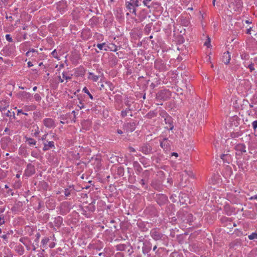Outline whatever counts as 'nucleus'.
Instances as JSON below:
<instances>
[{
	"instance_id": "nucleus-1",
	"label": "nucleus",
	"mask_w": 257,
	"mask_h": 257,
	"mask_svg": "<svg viewBox=\"0 0 257 257\" xmlns=\"http://www.w3.org/2000/svg\"><path fill=\"white\" fill-rule=\"evenodd\" d=\"M235 154L241 157L243 153L246 152V146L244 144H237L234 146Z\"/></svg>"
},
{
	"instance_id": "nucleus-2",
	"label": "nucleus",
	"mask_w": 257,
	"mask_h": 257,
	"mask_svg": "<svg viewBox=\"0 0 257 257\" xmlns=\"http://www.w3.org/2000/svg\"><path fill=\"white\" fill-rule=\"evenodd\" d=\"M19 97L26 101H31L32 95L29 92L22 91L19 93Z\"/></svg>"
},
{
	"instance_id": "nucleus-3",
	"label": "nucleus",
	"mask_w": 257,
	"mask_h": 257,
	"mask_svg": "<svg viewBox=\"0 0 257 257\" xmlns=\"http://www.w3.org/2000/svg\"><path fill=\"white\" fill-rule=\"evenodd\" d=\"M133 0H130L128 2H126L125 3L126 8L131 13H133L135 15H136V9L134 5V3H132Z\"/></svg>"
},
{
	"instance_id": "nucleus-4",
	"label": "nucleus",
	"mask_w": 257,
	"mask_h": 257,
	"mask_svg": "<svg viewBox=\"0 0 257 257\" xmlns=\"http://www.w3.org/2000/svg\"><path fill=\"white\" fill-rule=\"evenodd\" d=\"M43 123L45 126L47 127L51 128L55 126V122L53 119L51 118H46L43 120Z\"/></svg>"
},
{
	"instance_id": "nucleus-5",
	"label": "nucleus",
	"mask_w": 257,
	"mask_h": 257,
	"mask_svg": "<svg viewBox=\"0 0 257 257\" xmlns=\"http://www.w3.org/2000/svg\"><path fill=\"white\" fill-rule=\"evenodd\" d=\"M43 144L44 147L43 148V150L44 151H46L52 148H54V142L53 141H47L46 142H44Z\"/></svg>"
},
{
	"instance_id": "nucleus-6",
	"label": "nucleus",
	"mask_w": 257,
	"mask_h": 257,
	"mask_svg": "<svg viewBox=\"0 0 257 257\" xmlns=\"http://www.w3.org/2000/svg\"><path fill=\"white\" fill-rule=\"evenodd\" d=\"M230 60V55L229 53V52H225L223 53V56H222V61L223 62L226 64H227L229 63V61Z\"/></svg>"
},
{
	"instance_id": "nucleus-7",
	"label": "nucleus",
	"mask_w": 257,
	"mask_h": 257,
	"mask_svg": "<svg viewBox=\"0 0 257 257\" xmlns=\"http://www.w3.org/2000/svg\"><path fill=\"white\" fill-rule=\"evenodd\" d=\"M151 150V147L150 146L144 145L141 148V151L145 154H150Z\"/></svg>"
},
{
	"instance_id": "nucleus-8",
	"label": "nucleus",
	"mask_w": 257,
	"mask_h": 257,
	"mask_svg": "<svg viewBox=\"0 0 257 257\" xmlns=\"http://www.w3.org/2000/svg\"><path fill=\"white\" fill-rule=\"evenodd\" d=\"M151 236L156 240L160 239L162 237V235L156 230H154L151 232Z\"/></svg>"
},
{
	"instance_id": "nucleus-9",
	"label": "nucleus",
	"mask_w": 257,
	"mask_h": 257,
	"mask_svg": "<svg viewBox=\"0 0 257 257\" xmlns=\"http://www.w3.org/2000/svg\"><path fill=\"white\" fill-rule=\"evenodd\" d=\"M168 93H169V92L165 90H162L157 94V98L161 99H165V98H164V95Z\"/></svg>"
},
{
	"instance_id": "nucleus-10",
	"label": "nucleus",
	"mask_w": 257,
	"mask_h": 257,
	"mask_svg": "<svg viewBox=\"0 0 257 257\" xmlns=\"http://www.w3.org/2000/svg\"><path fill=\"white\" fill-rule=\"evenodd\" d=\"M26 142L30 146H34L36 144V141L34 139L31 138H27Z\"/></svg>"
},
{
	"instance_id": "nucleus-11",
	"label": "nucleus",
	"mask_w": 257,
	"mask_h": 257,
	"mask_svg": "<svg viewBox=\"0 0 257 257\" xmlns=\"http://www.w3.org/2000/svg\"><path fill=\"white\" fill-rule=\"evenodd\" d=\"M133 166L137 171H138L139 172H140L141 171L142 168L138 162L135 161L133 163Z\"/></svg>"
},
{
	"instance_id": "nucleus-12",
	"label": "nucleus",
	"mask_w": 257,
	"mask_h": 257,
	"mask_svg": "<svg viewBox=\"0 0 257 257\" xmlns=\"http://www.w3.org/2000/svg\"><path fill=\"white\" fill-rule=\"evenodd\" d=\"M127 246L125 244H120L117 245V249L120 251H123L125 250Z\"/></svg>"
},
{
	"instance_id": "nucleus-13",
	"label": "nucleus",
	"mask_w": 257,
	"mask_h": 257,
	"mask_svg": "<svg viewBox=\"0 0 257 257\" xmlns=\"http://www.w3.org/2000/svg\"><path fill=\"white\" fill-rule=\"evenodd\" d=\"M187 222L190 224L193 221V216L191 214H188L187 215Z\"/></svg>"
},
{
	"instance_id": "nucleus-14",
	"label": "nucleus",
	"mask_w": 257,
	"mask_h": 257,
	"mask_svg": "<svg viewBox=\"0 0 257 257\" xmlns=\"http://www.w3.org/2000/svg\"><path fill=\"white\" fill-rule=\"evenodd\" d=\"M167 141V139H164L163 142H161L160 143V146L162 148L166 149L167 148L168 144H166V142Z\"/></svg>"
},
{
	"instance_id": "nucleus-15",
	"label": "nucleus",
	"mask_w": 257,
	"mask_h": 257,
	"mask_svg": "<svg viewBox=\"0 0 257 257\" xmlns=\"http://www.w3.org/2000/svg\"><path fill=\"white\" fill-rule=\"evenodd\" d=\"M27 169L30 170L31 174H34L35 173L34 167L31 164L28 165Z\"/></svg>"
},
{
	"instance_id": "nucleus-16",
	"label": "nucleus",
	"mask_w": 257,
	"mask_h": 257,
	"mask_svg": "<svg viewBox=\"0 0 257 257\" xmlns=\"http://www.w3.org/2000/svg\"><path fill=\"white\" fill-rule=\"evenodd\" d=\"M248 238L250 240H253L257 238V233L255 232H253L251 234L249 235L248 236Z\"/></svg>"
},
{
	"instance_id": "nucleus-17",
	"label": "nucleus",
	"mask_w": 257,
	"mask_h": 257,
	"mask_svg": "<svg viewBox=\"0 0 257 257\" xmlns=\"http://www.w3.org/2000/svg\"><path fill=\"white\" fill-rule=\"evenodd\" d=\"M82 91L87 94L91 99H93L92 95L90 93L89 90L86 87L83 88Z\"/></svg>"
},
{
	"instance_id": "nucleus-18",
	"label": "nucleus",
	"mask_w": 257,
	"mask_h": 257,
	"mask_svg": "<svg viewBox=\"0 0 257 257\" xmlns=\"http://www.w3.org/2000/svg\"><path fill=\"white\" fill-rule=\"evenodd\" d=\"M3 114H4L5 115H6L7 116H8V117H11L12 116V114H13V115L14 116L15 115V113H14V112H11L10 110H6V111L5 112H3Z\"/></svg>"
},
{
	"instance_id": "nucleus-19",
	"label": "nucleus",
	"mask_w": 257,
	"mask_h": 257,
	"mask_svg": "<svg viewBox=\"0 0 257 257\" xmlns=\"http://www.w3.org/2000/svg\"><path fill=\"white\" fill-rule=\"evenodd\" d=\"M151 1V0H143V3L144 6L147 7L148 8H150L151 6H150L149 4Z\"/></svg>"
},
{
	"instance_id": "nucleus-20",
	"label": "nucleus",
	"mask_w": 257,
	"mask_h": 257,
	"mask_svg": "<svg viewBox=\"0 0 257 257\" xmlns=\"http://www.w3.org/2000/svg\"><path fill=\"white\" fill-rule=\"evenodd\" d=\"M34 98L37 101H40L41 99V97L38 93H36L34 95Z\"/></svg>"
},
{
	"instance_id": "nucleus-21",
	"label": "nucleus",
	"mask_w": 257,
	"mask_h": 257,
	"mask_svg": "<svg viewBox=\"0 0 257 257\" xmlns=\"http://www.w3.org/2000/svg\"><path fill=\"white\" fill-rule=\"evenodd\" d=\"M105 46V43H101V44H98L97 45V47L98 49L100 50H102L103 49V47Z\"/></svg>"
},
{
	"instance_id": "nucleus-22",
	"label": "nucleus",
	"mask_w": 257,
	"mask_h": 257,
	"mask_svg": "<svg viewBox=\"0 0 257 257\" xmlns=\"http://www.w3.org/2000/svg\"><path fill=\"white\" fill-rule=\"evenodd\" d=\"M32 108H33V107L31 106H25L24 107H23V109L25 110V111H29V110H32Z\"/></svg>"
},
{
	"instance_id": "nucleus-23",
	"label": "nucleus",
	"mask_w": 257,
	"mask_h": 257,
	"mask_svg": "<svg viewBox=\"0 0 257 257\" xmlns=\"http://www.w3.org/2000/svg\"><path fill=\"white\" fill-rule=\"evenodd\" d=\"M204 45L206 46L207 47H209L210 45V39L209 37H208L207 40L204 43Z\"/></svg>"
},
{
	"instance_id": "nucleus-24",
	"label": "nucleus",
	"mask_w": 257,
	"mask_h": 257,
	"mask_svg": "<svg viewBox=\"0 0 257 257\" xmlns=\"http://www.w3.org/2000/svg\"><path fill=\"white\" fill-rule=\"evenodd\" d=\"M132 3H134L135 8L140 6L139 0H133Z\"/></svg>"
},
{
	"instance_id": "nucleus-25",
	"label": "nucleus",
	"mask_w": 257,
	"mask_h": 257,
	"mask_svg": "<svg viewBox=\"0 0 257 257\" xmlns=\"http://www.w3.org/2000/svg\"><path fill=\"white\" fill-rule=\"evenodd\" d=\"M33 52V53H34V52H37L34 49H32L31 50H30V51H28L27 53H26V55L27 56H31V53Z\"/></svg>"
},
{
	"instance_id": "nucleus-26",
	"label": "nucleus",
	"mask_w": 257,
	"mask_h": 257,
	"mask_svg": "<svg viewBox=\"0 0 257 257\" xmlns=\"http://www.w3.org/2000/svg\"><path fill=\"white\" fill-rule=\"evenodd\" d=\"M71 194V191L69 189H66L65 190V195L66 197L69 196Z\"/></svg>"
},
{
	"instance_id": "nucleus-27",
	"label": "nucleus",
	"mask_w": 257,
	"mask_h": 257,
	"mask_svg": "<svg viewBox=\"0 0 257 257\" xmlns=\"http://www.w3.org/2000/svg\"><path fill=\"white\" fill-rule=\"evenodd\" d=\"M49 240V239L48 238H44L42 240V243H43V245H45L48 243Z\"/></svg>"
},
{
	"instance_id": "nucleus-28",
	"label": "nucleus",
	"mask_w": 257,
	"mask_h": 257,
	"mask_svg": "<svg viewBox=\"0 0 257 257\" xmlns=\"http://www.w3.org/2000/svg\"><path fill=\"white\" fill-rule=\"evenodd\" d=\"M6 40L9 42H11L13 41V39H12V37H11L10 35H9V34L6 35Z\"/></svg>"
},
{
	"instance_id": "nucleus-29",
	"label": "nucleus",
	"mask_w": 257,
	"mask_h": 257,
	"mask_svg": "<svg viewBox=\"0 0 257 257\" xmlns=\"http://www.w3.org/2000/svg\"><path fill=\"white\" fill-rule=\"evenodd\" d=\"M31 156L36 158H37L38 157V154L37 152H35V151H32L31 152Z\"/></svg>"
},
{
	"instance_id": "nucleus-30",
	"label": "nucleus",
	"mask_w": 257,
	"mask_h": 257,
	"mask_svg": "<svg viewBox=\"0 0 257 257\" xmlns=\"http://www.w3.org/2000/svg\"><path fill=\"white\" fill-rule=\"evenodd\" d=\"M252 126L254 130L257 128V120H254L252 122Z\"/></svg>"
},
{
	"instance_id": "nucleus-31",
	"label": "nucleus",
	"mask_w": 257,
	"mask_h": 257,
	"mask_svg": "<svg viewBox=\"0 0 257 257\" xmlns=\"http://www.w3.org/2000/svg\"><path fill=\"white\" fill-rule=\"evenodd\" d=\"M52 55H53V56L56 58H58V55H57V52L56 51V50H54L52 52Z\"/></svg>"
},
{
	"instance_id": "nucleus-32",
	"label": "nucleus",
	"mask_w": 257,
	"mask_h": 257,
	"mask_svg": "<svg viewBox=\"0 0 257 257\" xmlns=\"http://www.w3.org/2000/svg\"><path fill=\"white\" fill-rule=\"evenodd\" d=\"M63 77L65 78V79H70L71 78V77L66 75V73L63 72L62 73Z\"/></svg>"
},
{
	"instance_id": "nucleus-33",
	"label": "nucleus",
	"mask_w": 257,
	"mask_h": 257,
	"mask_svg": "<svg viewBox=\"0 0 257 257\" xmlns=\"http://www.w3.org/2000/svg\"><path fill=\"white\" fill-rule=\"evenodd\" d=\"M248 68L250 69V71H252L253 70H254V68L253 67V64H250L248 65Z\"/></svg>"
},
{
	"instance_id": "nucleus-34",
	"label": "nucleus",
	"mask_w": 257,
	"mask_h": 257,
	"mask_svg": "<svg viewBox=\"0 0 257 257\" xmlns=\"http://www.w3.org/2000/svg\"><path fill=\"white\" fill-rule=\"evenodd\" d=\"M121 114L122 117H125L127 115V111L126 110H122L121 112Z\"/></svg>"
},
{
	"instance_id": "nucleus-35",
	"label": "nucleus",
	"mask_w": 257,
	"mask_h": 257,
	"mask_svg": "<svg viewBox=\"0 0 257 257\" xmlns=\"http://www.w3.org/2000/svg\"><path fill=\"white\" fill-rule=\"evenodd\" d=\"M5 220L3 217H2L1 216H0V226L2 224H4Z\"/></svg>"
},
{
	"instance_id": "nucleus-36",
	"label": "nucleus",
	"mask_w": 257,
	"mask_h": 257,
	"mask_svg": "<svg viewBox=\"0 0 257 257\" xmlns=\"http://www.w3.org/2000/svg\"><path fill=\"white\" fill-rule=\"evenodd\" d=\"M92 79L94 81H97L98 80V76H96V75H93L92 76Z\"/></svg>"
},
{
	"instance_id": "nucleus-37",
	"label": "nucleus",
	"mask_w": 257,
	"mask_h": 257,
	"mask_svg": "<svg viewBox=\"0 0 257 257\" xmlns=\"http://www.w3.org/2000/svg\"><path fill=\"white\" fill-rule=\"evenodd\" d=\"M0 110L3 113L4 112L6 111L7 109L6 108V107H0Z\"/></svg>"
},
{
	"instance_id": "nucleus-38",
	"label": "nucleus",
	"mask_w": 257,
	"mask_h": 257,
	"mask_svg": "<svg viewBox=\"0 0 257 257\" xmlns=\"http://www.w3.org/2000/svg\"><path fill=\"white\" fill-rule=\"evenodd\" d=\"M47 134H45V135H43L41 138V140L42 141H43L44 142H46L47 141H46V139L47 138Z\"/></svg>"
},
{
	"instance_id": "nucleus-39",
	"label": "nucleus",
	"mask_w": 257,
	"mask_h": 257,
	"mask_svg": "<svg viewBox=\"0 0 257 257\" xmlns=\"http://www.w3.org/2000/svg\"><path fill=\"white\" fill-rule=\"evenodd\" d=\"M227 157V155H225V154H222V155H221V156H220V158H221V159H222L223 161H224V160H225V158H225V157Z\"/></svg>"
},
{
	"instance_id": "nucleus-40",
	"label": "nucleus",
	"mask_w": 257,
	"mask_h": 257,
	"mask_svg": "<svg viewBox=\"0 0 257 257\" xmlns=\"http://www.w3.org/2000/svg\"><path fill=\"white\" fill-rule=\"evenodd\" d=\"M249 200L257 199V194L249 198Z\"/></svg>"
},
{
	"instance_id": "nucleus-41",
	"label": "nucleus",
	"mask_w": 257,
	"mask_h": 257,
	"mask_svg": "<svg viewBox=\"0 0 257 257\" xmlns=\"http://www.w3.org/2000/svg\"><path fill=\"white\" fill-rule=\"evenodd\" d=\"M80 105H78V106L79 107V109H81L84 107V104L81 101H80Z\"/></svg>"
},
{
	"instance_id": "nucleus-42",
	"label": "nucleus",
	"mask_w": 257,
	"mask_h": 257,
	"mask_svg": "<svg viewBox=\"0 0 257 257\" xmlns=\"http://www.w3.org/2000/svg\"><path fill=\"white\" fill-rule=\"evenodd\" d=\"M115 257H123V256L121 253H117L116 254Z\"/></svg>"
},
{
	"instance_id": "nucleus-43",
	"label": "nucleus",
	"mask_w": 257,
	"mask_h": 257,
	"mask_svg": "<svg viewBox=\"0 0 257 257\" xmlns=\"http://www.w3.org/2000/svg\"><path fill=\"white\" fill-rule=\"evenodd\" d=\"M33 66V64H32V63L31 62L29 61L28 62V66L29 67H31Z\"/></svg>"
},
{
	"instance_id": "nucleus-44",
	"label": "nucleus",
	"mask_w": 257,
	"mask_h": 257,
	"mask_svg": "<svg viewBox=\"0 0 257 257\" xmlns=\"http://www.w3.org/2000/svg\"><path fill=\"white\" fill-rule=\"evenodd\" d=\"M251 28H249V29H248L246 31V33L247 34H251Z\"/></svg>"
},
{
	"instance_id": "nucleus-45",
	"label": "nucleus",
	"mask_w": 257,
	"mask_h": 257,
	"mask_svg": "<svg viewBox=\"0 0 257 257\" xmlns=\"http://www.w3.org/2000/svg\"><path fill=\"white\" fill-rule=\"evenodd\" d=\"M23 109H18V115L20 114V113H22L23 114Z\"/></svg>"
},
{
	"instance_id": "nucleus-46",
	"label": "nucleus",
	"mask_w": 257,
	"mask_h": 257,
	"mask_svg": "<svg viewBox=\"0 0 257 257\" xmlns=\"http://www.w3.org/2000/svg\"><path fill=\"white\" fill-rule=\"evenodd\" d=\"M37 245H36V244L34 245V243L32 244L33 250L34 251H35L36 250V249L37 248Z\"/></svg>"
},
{
	"instance_id": "nucleus-47",
	"label": "nucleus",
	"mask_w": 257,
	"mask_h": 257,
	"mask_svg": "<svg viewBox=\"0 0 257 257\" xmlns=\"http://www.w3.org/2000/svg\"><path fill=\"white\" fill-rule=\"evenodd\" d=\"M130 150L132 152H135L136 151L135 149L133 147H130Z\"/></svg>"
},
{
	"instance_id": "nucleus-48",
	"label": "nucleus",
	"mask_w": 257,
	"mask_h": 257,
	"mask_svg": "<svg viewBox=\"0 0 257 257\" xmlns=\"http://www.w3.org/2000/svg\"><path fill=\"white\" fill-rule=\"evenodd\" d=\"M0 237H2L4 239H7V236L6 234L3 235L2 236H0Z\"/></svg>"
},
{
	"instance_id": "nucleus-49",
	"label": "nucleus",
	"mask_w": 257,
	"mask_h": 257,
	"mask_svg": "<svg viewBox=\"0 0 257 257\" xmlns=\"http://www.w3.org/2000/svg\"><path fill=\"white\" fill-rule=\"evenodd\" d=\"M23 243L26 245V247H27V249L28 250H30L31 249V247L29 245H27V244H26L25 243L23 242Z\"/></svg>"
},
{
	"instance_id": "nucleus-50",
	"label": "nucleus",
	"mask_w": 257,
	"mask_h": 257,
	"mask_svg": "<svg viewBox=\"0 0 257 257\" xmlns=\"http://www.w3.org/2000/svg\"><path fill=\"white\" fill-rule=\"evenodd\" d=\"M117 132L119 134H122V131L121 130H117Z\"/></svg>"
},
{
	"instance_id": "nucleus-51",
	"label": "nucleus",
	"mask_w": 257,
	"mask_h": 257,
	"mask_svg": "<svg viewBox=\"0 0 257 257\" xmlns=\"http://www.w3.org/2000/svg\"><path fill=\"white\" fill-rule=\"evenodd\" d=\"M172 156H174L175 157H178V154L177 153H173L172 154Z\"/></svg>"
},
{
	"instance_id": "nucleus-52",
	"label": "nucleus",
	"mask_w": 257,
	"mask_h": 257,
	"mask_svg": "<svg viewBox=\"0 0 257 257\" xmlns=\"http://www.w3.org/2000/svg\"><path fill=\"white\" fill-rule=\"evenodd\" d=\"M35 241L36 242V245L38 246V243L39 241V239H38L37 237L35 239Z\"/></svg>"
},
{
	"instance_id": "nucleus-53",
	"label": "nucleus",
	"mask_w": 257,
	"mask_h": 257,
	"mask_svg": "<svg viewBox=\"0 0 257 257\" xmlns=\"http://www.w3.org/2000/svg\"><path fill=\"white\" fill-rule=\"evenodd\" d=\"M142 185H144L145 184V180L144 179H142L141 180V182H140Z\"/></svg>"
},
{
	"instance_id": "nucleus-54",
	"label": "nucleus",
	"mask_w": 257,
	"mask_h": 257,
	"mask_svg": "<svg viewBox=\"0 0 257 257\" xmlns=\"http://www.w3.org/2000/svg\"><path fill=\"white\" fill-rule=\"evenodd\" d=\"M72 113L73 114L74 118L76 117V112L75 110L72 111Z\"/></svg>"
},
{
	"instance_id": "nucleus-55",
	"label": "nucleus",
	"mask_w": 257,
	"mask_h": 257,
	"mask_svg": "<svg viewBox=\"0 0 257 257\" xmlns=\"http://www.w3.org/2000/svg\"><path fill=\"white\" fill-rule=\"evenodd\" d=\"M37 89V86H35L33 88V91H36V90Z\"/></svg>"
},
{
	"instance_id": "nucleus-56",
	"label": "nucleus",
	"mask_w": 257,
	"mask_h": 257,
	"mask_svg": "<svg viewBox=\"0 0 257 257\" xmlns=\"http://www.w3.org/2000/svg\"><path fill=\"white\" fill-rule=\"evenodd\" d=\"M6 18L7 19H11L12 20L13 19V17L12 16H10L9 17H8V16L6 17Z\"/></svg>"
},
{
	"instance_id": "nucleus-57",
	"label": "nucleus",
	"mask_w": 257,
	"mask_h": 257,
	"mask_svg": "<svg viewBox=\"0 0 257 257\" xmlns=\"http://www.w3.org/2000/svg\"><path fill=\"white\" fill-rule=\"evenodd\" d=\"M59 80L61 82H63L64 81L63 79H62L60 77H59Z\"/></svg>"
},
{
	"instance_id": "nucleus-58",
	"label": "nucleus",
	"mask_w": 257,
	"mask_h": 257,
	"mask_svg": "<svg viewBox=\"0 0 257 257\" xmlns=\"http://www.w3.org/2000/svg\"><path fill=\"white\" fill-rule=\"evenodd\" d=\"M104 255V253H102V252H101V253H99V256H101V255Z\"/></svg>"
},
{
	"instance_id": "nucleus-59",
	"label": "nucleus",
	"mask_w": 257,
	"mask_h": 257,
	"mask_svg": "<svg viewBox=\"0 0 257 257\" xmlns=\"http://www.w3.org/2000/svg\"><path fill=\"white\" fill-rule=\"evenodd\" d=\"M157 248V246L155 245L154 247H153V250L155 251Z\"/></svg>"
},
{
	"instance_id": "nucleus-60",
	"label": "nucleus",
	"mask_w": 257,
	"mask_h": 257,
	"mask_svg": "<svg viewBox=\"0 0 257 257\" xmlns=\"http://www.w3.org/2000/svg\"><path fill=\"white\" fill-rule=\"evenodd\" d=\"M58 219L59 221H62V218L60 217H58Z\"/></svg>"
},
{
	"instance_id": "nucleus-61",
	"label": "nucleus",
	"mask_w": 257,
	"mask_h": 257,
	"mask_svg": "<svg viewBox=\"0 0 257 257\" xmlns=\"http://www.w3.org/2000/svg\"><path fill=\"white\" fill-rule=\"evenodd\" d=\"M37 237L38 238V239H39V237H40V234H37Z\"/></svg>"
},
{
	"instance_id": "nucleus-62",
	"label": "nucleus",
	"mask_w": 257,
	"mask_h": 257,
	"mask_svg": "<svg viewBox=\"0 0 257 257\" xmlns=\"http://www.w3.org/2000/svg\"><path fill=\"white\" fill-rule=\"evenodd\" d=\"M20 175L19 174H17L16 175V177L19 178L20 177Z\"/></svg>"
},
{
	"instance_id": "nucleus-63",
	"label": "nucleus",
	"mask_w": 257,
	"mask_h": 257,
	"mask_svg": "<svg viewBox=\"0 0 257 257\" xmlns=\"http://www.w3.org/2000/svg\"><path fill=\"white\" fill-rule=\"evenodd\" d=\"M23 114H25V115H28V114L27 112H23Z\"/></svg>"
},
{
	"instance_id": "nucleus-64",
	"label": "nucleus",
	"mask_w": 257,
	"mask_h": 257,
	"mask_svg": "<svg viewBox=\"0 0 257 257\" xmlns=\"http://www.w3.org/2000/svg\"><path fill=\"white\" fill-rule=\"evenodd\" d=\"M253 105H252V104H249V107H250V108L253 107Z\"/></svg>"
}]
</instances>
